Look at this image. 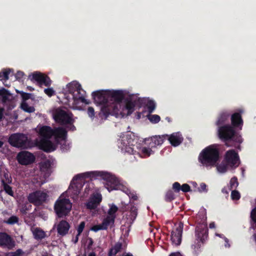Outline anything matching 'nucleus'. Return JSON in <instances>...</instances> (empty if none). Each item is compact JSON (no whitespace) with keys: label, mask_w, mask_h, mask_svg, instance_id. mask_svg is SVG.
I'll return each mask as SVG.
<instances>
[{"label":"nucleus","mask_w":256,"mask_h":256,"mask_svg":"<svg viewBox=\"0 0 256 256\" xmlns=\"http://www.w3.org/2000/svg\"><path fill=\"white\" fill-rule=\"evenodd\" d=\"M98 177H100L106 180L104 186L109 192L118 190L120 188L118 180L114 176L110 175V174L104 172L94 171L78 174L74 176L73 180H76L80 178H90L92 180Z\"/></svg>","instance_id":"f257e3e1"},{"label":"nucleus","mask_w":256,"mask_h":256,"mask_svg":"<svg viewBox=\"0 0 256 256\" xmlns=\"http://www.w3.org/2000/svg\"><path fill=\"white\" fill-rule=\"evenodd\" d=\"M108 91L110 111L108 112L106 110V107H103L102 112L105 118H106L110 114L116 116L120 114H122V112L120 110V103L124 96V92L122 90H108Z\"/></svg>","instance_id":"f03ea898"},{"label":"nucleus","mask_w":256,"mask_h":256,"mask_svg":"<svg viewBox=\"0 0 256 256\" xmlns=\"http://www.w3.org/2000/svg\"><path fill=\"white\" fill-rule=\"evenodd\" d=\"M220 159V150L216 145L212 144L204 148L198 156L199 162L204 166H214Z\"/></svg>","instance_id":"7ed1b4c3"},{"label":"nucleus","mask_w":256,"mask_h":256,"mask_svg":"<svg viewBox=\"0 0 256 256\" xmlns=\"http://www.w3.org/2000/svg\"><path fill=\"white\" fill-rule=\"evenodd\" d=\"M8 142L11 146L22 149H28L32 146L31 140L24 134H12L8 138Z\"/></svg>","instance_id":"20e7f679"},{"label":"nucleus","mask_w":256,"mask_h":256,"mask_svg":"<svg viewBox=\"0 0 256 256\" xmlns=\"http://www.w3.org/2000/svg\"><path fill=\"white\" fill-rule=\"evenodd\" d=\"M108 91L106 90H98L92 92V96L94 100V102L97 104L101 106L100 112V114H102V108L106 107V110L109 112L110 111L109 98L108 96Z\"/></svg>","instance_id":"39448f33"},{"label":"nucleus","mask_w":256,"mask_h":256,"mask_svg":"<svg viewBox=\"0 0 256 256\" xmlns=\"http://www.w3.org/2000/svg\"><path fill=\"white\" fill-rule=\"evenodd\" d=\"M132 202L130 204L124 206V210L122 211V218L121 222L124 224H132L138 215V208Z\"/></svg>","instance_id":"423d86ee"},{"label":"nucleus","mask_w":256,"mask_h":256,"mask_svg":"<svg viewBox=\"0 0 256 256\" xmlns=\"http://www.w3.org/2000/svg\"><path fill=\"white\" fill-rule=\"evenodd\" d=\"M55 122L60 124H72L74 122L72 114L60 108H57L53 114Z\"/></svg>","instance_id":"0eeeda50"},{"label":"nucleus","mask_w":256,"mask_h":256,"mask_svg":"<svg viewBox=\"0 0 256 256\" xmlns=\"http://www.w3.org/2000/svg\"><path fill=\"white\" fill-rule=\"evenodd\" d=\"M72 204L70 200L67 198H62L56 201L54 210L58 217H63L70 212Z\"/></svg>","instance_id":"6e6552de"},{"label":"nucleus","mask_w":256,"mask_h":256,"mask_svg":"<svg viewBox=\"0 0 256 256\" xmlns=\"http://www.w3.org/2000/svg\"><path fill=\"white\" fill-rule=\"evenodd\" d=\"M234 127L230 124H225L220 126L218 130L219 138L222 142H226L233 140L236 134Z\"/></svg>","instance_id":"1a4fd4ad"},{"label":"nucleus","mask_w":256,"mask_h":256,"mask_svg":"<svg viewBox=\"0 0 256 256\" xmlns=\"http://www.w3.org/2000/svg\"><path fill=\"white\" fill-rule=\"evenodd\" d=\"M48 197V195L46 192L38 190L30 194L28 200L30 203L40 206L46 201Z\"/></svg>","instance_id":"9d476101"},{"label":"nucleus","mask_w":256,"mask_h":256,"mask_svg":"<svg viewBox=\"0 0 256 256\" xmlns=\"http://www.w3.org/2000/svg\"><path fill=\"white\" fill-rule=\"evenodd\" d=\"M29 78L32 80H35L38 84L42 86L44 85L46 86L50 87L52 81L50 78L39 72H35L29 76Z\"/></svg>","instance_id":"9b49d317"},{"label":"nucleus","mask_w":256,"mask_h":256,"mask_svg":"<svg viewBox=\"0 0 256 256\" xmlns=\"http://www.w3.org/2000/svg\"><path fill=\"white\" fill-rule=\"evenodd\" d=\"M16 159L20 164L26 166L33 163L35 160V156L30 152L22 151L17 154Z\"/></svg>","instance_id":"f8f14e48"},{"label":"nucleus","mask_w":256,"mask_h":256,"mask_svg":"<svg viewBox=\"0 0 256 256\" xmlns=\"http://www.w3.org/2000/svg\"><path fill=\"white\" fill-rule=\"evenodd\" d=\"M142 100L134 94L130 95L125 99V108L128 110L127 116L131 114L134 110V107L138 104H140Z\"/></svg>","instance_id":"ddd939ff"},{"label":"nucleus","mask_w":256,"mask_h":256,"mask_svg":"<svg viewBox=\"0 0 256 256\" xmlns=\"http://www.w3.org/2000/svg\"><path fill=\"white\" fill-rule=\"evenodd\" d=\"M208 230L206 225H199L196 228V234L200 240H198V244L194 245V248L195 250H198L201 246L204 240L206 238Z\"/></svg>","instance_id":"4468645a"},{"label":"nucleus","mask_w":256,"mask_h":256,"mask_svg":"<svg viewBox=\"0 0 256 256\" xmlns=\"http://www.w3.org/2000/svg\"><path fill=\"white\" fill-rule=\"evenodd\" d=\"M239 160L238 154L234 150H230L226 153L224 160H226L230 167L234 166Z\"/></svg>","instance_id":"2eb2a0df"},{"label":"nucleus","mask_w":256,"mask_h":256,"mask_svg":"<svg viewBox=\"0 0 256 256\" xmlns=\"http://www.w3.org/2000/svg\"><path fill=\"white\" fill-rule=\"evenodd\" d=\"M102 200V194L96 193L92 196L86 202V206L88 209L94 210L100 204Z\"/></svg>","instance_id":"dca6fc26"},{"label":"nucleus","mask_w":256,"mask_h":256,"mask_svg":"<svg viewBox=\"0 0 256 256\" xmlns=\"http://www.w3.org/2000/svg\"><path fill=\"white\" fill-rule=\"evenodd\" d=\"M231 115V112L229 110H222L220 111L218 116L216 124L219 128L225 125Z\"/></svg>","instance_id":"f3484780"},{"label":"nucleus","mask_w":256,"mask_h":256,"mask_svg":"<svg viewBox=\"0 0 256 256\" xmlns=\"http://www.w3.org/2000/svg\"><path fill=\"white\" fill-rule=\"evenodd\" d=\"M86 92L80 86V88H78L75 91L74 93L71 95L72 98L74 103H77L79 101H80L82 103L88 104L89 102H87L85 98Z\"/></svg>","instance_id":"a211bd4d"},{"label":"nucleus","mask_w":256,"mask_h":256,"mask_svg":"<svg viewBox=\"0 0 256 256\" xmlns=\"http://www.w3.org/2000/svg\"><path fill=\"white\" fill-rule=\"evenodd\" d=\"M182 230V226L178 225L172 231L171 239L172 242L176 245H179L181 242Z\"/></svg>","instance_id":"6ab92c4d"},{"label":"nucleus","mask_w":256,"mask_h":256,"mask_svg":"<svg viewBox=\"0 0 256 256\" xmlns=\"http://www.w3.org/2000/svg\"><path fill=\"white\" fill-rule=\"evenodd\" d=\"M52 136H54L56 140H66L67 137V131L62 127L56 128L53 129Z\"/></svg>","instance_id":"aec40b11"},{"label":"nucleus","mask_w":256,"mask_h":256,"mask_svg":"<svg viewBox=\"0 0 256 256\" xmlns=\"http://www.w3.org/2000/svg\"><path fill=\"white\" fill-rule=\"evenodd\" d=\"M167 139L172 146L175 147L181 144L184 140L182 134L179 132L172 133L170 136L168 135Z\"/></svg>","instance_id":"412c9836"},{"label":"nucleus","mask_w":256,"mask_h":256,"mask_svg":"<svg viewBox=\"0 0 256 256\" xmlns=\"http://www.w3.org/2000/svg\"><path fill=\"white\" fill-rule=\"evenodd\" d=\"M39 146L41 150L46 152H51L55 150L54 144L49 139L42 138Z\"/></svg>","instance_id":"4be33fe9"},{"label":"nucleus","mask_w":256,"mask_h":256,"mask_svg":"<svg viewBox=\"0 0 256 256\" xmlns=\"http://www.w3.org/2000/svg\"><path fill=\"white\" fill-rule=\"evenodd\" d=\"M38 128V132L42 138L50 139L52 136V130L50 126H43Z\"/></svg>","instance_id":"5701e85b"},{"label":"nucleus","mask_w":256,"mask_h":256,"mask_svg":"<svg viewBox=\"0 0 256 256\" xmlns=\"http://www.w3.org/2000/svg\"><path fill=\"white\" fill-rule=\"evenodd\" d=\"M0 246H6L10 249L14 246V244L12 240L10 237L6 234L0 233Z\"/></svg>","instance_id":"b1692460"},{"label":"nucleus","mask_w":256,"mask_h":256,"mask_svg":"<svg viewBox=\"0 0 256 256\" xmlns=\"http://www.w3.org/2000/svg\"><path fill=\"white\" fill-rule=\"evenodd\" d=\"M230 116L232 126L241 128L243 125V120L241 114L238 112H235L232 114H231Z\"/></svg>","instance_id":"393cba45"},{"label":"nucleus","mask_w":256,"mask_h":256,"mask_svg":"<svg viewBox=\"0 0 256 256\" xmlns=\"http://www.w3.org/2000/svg\"><path fill=\"white\" fill-rule=\"evenodd\" d=\"M122 140L123 136L118 140V148H120L122 150L130 154H133L134 148L132 147H128V144H126V140L122 141Z\"/></svg>","instance_id":"a878e982"},{"label":"nucleus","mask_w":256,"mask_h":256,"mask_svg":"<svg viewBox=\"0 0 256 256\" xmlns=\"http://www.w3.org/2000/svg\"><path fill=\"white\" fill-rule=\"evenodd\" d=\"M0 99L2 100V103H6L11 101L13 99V96L8 90L2 88L0 89Z\"/></svg>","instance_id":"bb28decb"},{"label":"nucleus","mask_w":256,"mask_h":256,"mask_svg":"<svg viewBox=\"0 0 256 256\" xmlns=\"http://www.w3.org/2000/svg\"><path fill=\"white\" fill-rule=\"evenodd\" d=\"M81 188L82 185L80 184L71 182L68 188V192H71L72 194L77 196L80 193Z\"/></svg>","instance_id":"cd10ccee"},{"label":"nucleus","mask_w":256,"mask_h":256,"mask_svg":"<svg viewBox=\"0 0 256 256\" xmlns=\"http://www.w3.org/2000/svg\"><path fill=\"white\" fill-rule=\"evenodd\" d=\"M126 140V144L128 147H132L137 143V140L134 138V136L132 134H126L123 136V140Z\"/></svg>","instance_id":"c85d7f7f"},{"label":"nucleus","mask_w":256,"mask_h":256,"mask_svg":"<svg viewBox=\"0 0 256 256\" xmlns=\"http://www.w3.org/2000/svg\"><path fill=\"white\" fill-rule=\"evenodd\" d=\"M110 208L108 210V214L109 215H112L115 216H116V212H121L122 211H124V206L122 207L118 208L116 205L114 204H111L110 206Z\"/></svg>","instance_id":"c756f323"},{"label":"nucleus","mask_w":256,"mask_h":256,"mask_svg":"<svg viewBox=\"0 0 256 256\" xmlns=\"http://www.w3.org/2000/svg\"><path fill=\"white\" fill-rule=\"evenodd\" d=\"M33 235L36 239H42L46 237V233L39 228H34L32 230Z\"/></svg>","instance_id":"7c9ffc66"},{"label":"nucleus","mask_w":256,"mask_h":256,"mask_svg":"<svg viewBox=\"0 0 256 256\" xmlns=\"http://www.w3.org/2000/svg\"><path fill=\"white\" fill-rule=\"evenodd\" d=\"M80 87V84L76 82H72L68 84V91L70 95L74 93L78 88Z\"/></svg>","instance_id":"2f4dec72"},{"label":"nucleus","mask_w":256,"mask_h":256,"mask_svg":"<svg viewBox=\"0 0 256 256\" xmlns=\"http://www.w3.org/2000/svg\"><path fill=\"white\" fill-rule=\"evenodd\" d=\"M168 134H164L162 136H156L152 137L151 140H154L156 142V146L161 145L164 142V140L167 139Z\"/></svg>","instance_id":"473e14b6"},{"label":"nucleus","mask_w":256,"mask_h":256,"mask_svg":"<svg viewBox=\"0 0 256 256\" xmlns=\"http://www.w3.org/2000/svg\"><path fill=\"white\" fill-rule=\"evenodd\" d=\"M1 182L4 190L6 193L8 194L13 196L14 192L12 190V188L8 185L9 183H6V182H4V180H1Z\"/></svg>","instance_id":"72a5a7b5"},{"label":"nucleus","mask_w":256,"mask_h":256,"mask_svg":"<svg viewBox=\"0 0 256 256\" xmlns=\"http://www.w3.org/2000/svg\"><path fill=\"white\" fill-rule=\"evenodd\" d=\"M228 166L230 164L224 160L216 166V168L220 172L224 173L227 171Z\"/></svg>","instance_id":"f704fd0d"},{"label":"nucleus","mask_w":256,"mask_h":256,"mask_svg":"<svg viewBox=\"0 0 256 256\" xmlns=\"http://www.w3.org/2000/svg\"><path fill=\"white\" fill-rule=\"evenodd\" d=\"M69 228V225H58L57 230L60 235L64 236L68 233Z\"/></svg>","instance_id":"c9c22d12"},{"label":"nucleus","mask_w":256,"mask_h":256,"mask_svg":"<svg viewBox=\"0 0 256 256\" xmlns=\"http://www.w3.org/2000/svg\"><path fill=\"white\" fill-rule=\"evenodd\" d=\"M20 108L24 112L29 113L33 112L35 110V108L34 106H29L26 102H22Z\"/></svg>","instance_id":"e433bc0d"},{"label":"nucleus","mask_w":256,"mask_h":256,"mask_svg":"<svg viewBox=\"0 0 256 256\" xmlns=\"http://www.w3.org/2000/svg\"><path fill=\"white\" fill-rule=\"evenodd\" d=\"M122 244L120 242H117L114 246L112 248L109 254V256L116 254L122 248Z\"/></svg>","instance_id":"4c0bfd02"},{"label":"nucleus","mask_w":256,"mask_h":256,"mask_svg":"<svg viewBox=\"0 0 256 256\" xmlns=\"http://www.w3.org/2000/svg\"><path fill=\"white\" fill-rule=\"evenodd\" d=\"M238 185V178L236 176L232 178L230 182L229 190H232L234 188H236Z\"/></svg>","instance_id":"58836bf2"},{"label":"nucleus","mask_w":256,"mask_h":256,"mask_svg":"<svg viewBox=\"0 0 256 256\" xmlns=\"http://www.w3.org/2000/svg\"><path fill=\"white\" fill-rule=\"evenodd\" d=\"M116 218V216L112 215H109L108 214L107 216L101 224H114Z\"/></svg>","instance_id":"ea45409f"},{"label":"nucleus","mask_w":256,"mask_h":256,"mask_svg":"<svg viewBox=\"0 0 256 256\" xmlns=\"http://www.w3.org/2000/svg\"><path fill=\"white\" fill-rule=\"evenodd\" d=\"M146 108L150 114L152 113L156 108V104L155 102L152 100H149L146 104Z\"/></svg>","instance_id":"a19ab883"},{"label":"nucleus","mask_w":256,"mask_h":256,"mask_svg":"<svg viewBox=\"0 0 256 256\" xmlns=\"http://www.w3.org/2000/svg\"><path fill=\"white\" fill-rule=\"evenodd\" d=\"M175 198V196L172 190H168L165 196V200L166 202H171Z\"/></svg>","instance_id":"79ce46f5"},{"label":"nucleus","mask_w":256,"mask_h":256,"mask_svg":"<svg viewBox=\"0 0 256 256\" xmlns=\"http://www.w3.org/2000/svg\"><path fill=\"white\" fill-rule=\"evenodd\" d=\"M148 119L152 123L157 124L160 121V118L157 114H151L148 116Z\"/></svg>","instance_id":"37998d69"},{"label":"nucleus","mask_w":256,"mask_h":256,"mask_svg":"<svg viewBox=\"0 0 256 256\" xmlns=\"http://www.w3.org/2000/svg\"><path fill=\"white\" fill-rule=\"evenodd\" d=\"M10 72V69L5 70L2 72H0V80H8L9 78L8 75Z\"/></svg>","instance_id":"c03bdc74"},{"label":"nucleus","mask_w":256,"mask_h":256,"mask_svg":"<svg viewBox=\"0 0 256 256\" xmlns=\"http://www.w3.org/2000/svg\"><path fill=\"white\" fill-rule=\"evenodd\" d=\"M151 139H152V137L150 138H146L144 142H145L146 144L148 145V148H150L152 149V148H155L157 146L156 144V142H154V140H151Z\"/></svg>","instance_id":"a18cd8bd"},{"label":"nucleus","mask_w":256,"mask_h":256,"mask_svg":"<svg viewBox=\"0 0 256 256\" xmlns=\"http://www.w3.org/2000/svg\"><path fill=\"white\" fill-rule=\"evenodd\" d=\"M231 198L234 200H237L240 198V193L236 190H232L231 193Z\"/></svg>","instance_id":"49530a36"},{"label":"nucleus","mask_w":256,"mask_h":256,"mask_svg":"<svg viewBox=\"0 0 256 256\" xmlns=\"http://www.w3.org/2000/svg\"><path fill=\"white\" fill-rule=\"evenodd\" d=\"M18 218L16 216H10L6 222V224H14L18 223Z\"/></svg>","instance_id":"de8ad7c7"},{"label":"nucleus","mask_w":256,"mask_h":256,"mask_svg":"<svg viewBox=\"0 0 256 256\" xmlns=\"http://www.w3.org/2000/svg\"><path fill=\"white\" fill-rule=\"evenodd\" d=\"M16 92L18 94H20L21 95V96L22 99V102H26V100H28L30 98V94L29 93H26L22 91H18L16 90Z\"/></svg>","instance_id":"09e8293b"},{"label":"nucleus","mask_w":256,"mask_h":256,"mask_svg":"<svg viewBox=\"0 0 256 256\" xmlns=\"http://www.w3.org/2000/svg\"><path fill=\"white\" fill-rule=\"evenodd\" d=\"M106 228L107 225H94V226L91 228V230L94 232H97L98 230H106Z\"/></svg>","instance_id":"8fccbe9b"},{"label":"nucleus","mask_w":256,"mask_h":256,"mask_svg":"<svg viewBox=\"0 0 256 256\" xmlns=\"http://www.w3.org/2000/svg\"><path fill=\"white\" fill-rule=\"evenodd\" d=\"M44 92L47 96L50 97L55 94V91L52 88L48 87V88H45L44 90Z\"/></svg>","instance_id":"3c124183"},{"label":"nucleus","mask_w":256,"mask_h":256,"mask_svg":"<svg viewBox=\"0 0 256 256\" xmlns=\"http://www.w3.org/2000/svg\"><path fill=\"white\" fill-rule=\"evenodd\" d=\"M152 150L150 148L143 147L142 149V153L146 156H149L152 154Z\"/></svg>","instance_id":"603ef678"},{"label":"nucleus","mask_w":256,"mask_h":256,"mask_svg":"<svg viewBox=\"0 0 256 256\" xmlns=\"http://www.w3.org/2000/svg\"><path fill=\"white\" fill-rule=\"evenodd\" d=\"M208 189L207 188V186L205 183H201L200 187L198 188V191L200 192H208Z\"/></svg>","instance_id":"864d4df0"},{"label":"nucleus","mask_w":256,"mask_h":256,"mask_svg":"<svg viewBox=\"0 0 256 256\" xmlns=\"http://www.w3.org/2000/svg\"><path fill=\"white\" fill-rule=\"evenodd\" d=\"M182 186L178 182H175L172 184V188L176 192H178L181 190Z\"/></svg>","instance_id":"5fc2aeb1"},{"label":"nucleus","mask_w":256,"mask_h":256,"mask_svg":"<svg viewBox=\"0 0 256 256\" xmlns=\"http://www.w3.org/2000/svg\"><path fill=\"white\" fill-rule=\"evenodd\" d=\"M50 166V164L49 160H47L46 162H44L42 163L40 165V168L41 170H48Z\"/></svg>","instance_id":"6e6d98bb"},{"label":"nucleus","mask_w":256,"mask_h":256,"mask_svg":"<svg viewBox=\"0 0 256 256\" xmlns=\"http://www.w3.org/2000/svg\"><path fill=\"white\" fill-rule=\"evenodd\" d=\"M23 254V251L21 249H18L14 252H10L8 256H21Z\"/></svg>","instance_id":"4d7b16f0"},{"label":"nucleus","mask_w":256,"mask_h":256,"mask_svg":"<svg viewBox=\"0 0 256 256\" xmlns=\"http://www.w3.org/2000/svg\"><path fill=\"white\" fill-rule=\"evenodd\" d=\"M250 218L256 224V206L251 211Z\"/></svg>","instance_id":"13d9d810"},{"label":"nucleus","mask_w":256,"mask_h":256,"mask_svg":"<svg viewBox=\"0 0 256 256\" xmlns=\"http://www.w3.org/2000/svg\"><path fill=\"white\" fill-rule=\"evenodd\" d=\"M181 190L184 192H189L191 190L190 186L187 184H184L182 186Z\"/></svg>","instance_id":"bf43d9fd"},{"label":"nucleus","mask_w":256,"mask_h":256,"mask_svg":"<svg viewBox=\"0 0 256 256\" xmlns=\"http://www.w3.org/2000/svg\"><path fill=\"white\" fill-rule=\"evenodd\" d=\"M4 176L5 179H2V180H4V182H6V183H12V180L10 176H9V174L7 173H4Z\"/></svg>","instance_id":"052dcab7"},{"label":"nucleus","mask_w":256,"mask_h":256,"mask_svg":"<svg viewBox=\"0 0 256 256\" xmlns=\"http://www.w3.org/2000/svg\"><path fill=\"white\" fill-rule=\"evenodd\" d=\"M24 76V72L22 71H18L15 74V77L16 80H20Z\"/></svg>","instance_id":"680f3d73"},{"label":"nucleus","mask_w":256,"mask_h":256,"mask_svg":"<svg viewBox=\"0 0 256 256\" xmlns=\"http://www.w3.org/2000/svg\"><path fill=\"white\" fill-rule=\"evenodd\" d=\"M128 195L130 200H138V196L134 192H130L128 194Z\"/></svg>","instance_id":"e2e57ef3"},{"label":"nucleus","mask_w":256,"mask_h":256,"mask_svg":"<svg viewBox=\"0 0 256 256\" xmlns=\"http://www.w3.org/2000/svg\"><path fill=\"white\" fill-rule=\"evenodd\" d=\"M88 114L89 116L92 118L94 116V110L93 108L88 107Z\"/></svg>","instance_id":"0e129e2a"},{"label":"nucleus","mask_w":256,"mask_h":256,"mask_svg":"<svg viewBox=\"0 0 256 256\" xmlns=\"http://www.w3.org/2000/svg\"><path fill=\"white\" fill-rule=\"evenodd\" d=\"M84 225H79V226L78 227V236L80 235L81 232L84 230Z\"/></svg>","instance_id":"69168bd1"},{"label":"nucleus","mask_w":256,"mask_h":256,"mask_svg":"<svg viewBox=\"0 0 256 256\" xmlns=\"http://www.w3.org/2000/svg\"><path fill=\"white\" fill-rule=\"evenodd\" d=\"M4 108H0V120H1L4 117Z\"/></svg>","instance_id":"338daca9"},{"label":"nucleus","mask_w":256,"mask_h":256,"mask_svg":"<svg viewBox=\"0 0 256 256\" xmlns=\"http://www.w3.org/2000/svg\"><path fill=\"white\" fill-rule=\"evenodd\" d=\"M170 256H182V255L179 252H176L172 254Z\"/></svg>","instance_id":"774afa93"}]
</instances>
